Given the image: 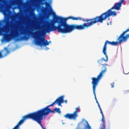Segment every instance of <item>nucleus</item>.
Here are the masks:
<instances>
[{
  "label": "nucleus",
  "mask_w": 129,
  "mask_h": 129,
  "mask_svg": "<svg viewBox=\"0 0 129 129\" xmlns=\"http://www.w3.org/2000/svg\"><path fill=\"white\" fill-rule=\"evenodd\" d=\"M64 102H65L66 103H67V100H65V101H64Z\"/></svg>",
  "instance_id": "obj_22"
},
{
  "label": "nucleus",
  "mask_w": 129,
  "mask_h": 129,
  "mask_svg": "<svg viewBox=\"0 0 129 129\" xmlns=\"http://www.w3.org/2000/svg\"><path fill=\"white\" fill-rule=\"evenodd\" d=\"M124 0H120L119 3L115 4L113 6L106 12L103 13L100 16H96L94 18L86 19L85 21L89 22L84 23L82 24L78 25L76 24L69 25L67 23V33H70L75 29L77 30H83L85 27L87 28L92 26L95 23L100 22L102 23L104 20L111 16H116L117 14L116 12L112 11V9H115L117 10H120L121 4Z\"/></svg>",
  "instance_id": "obj_1"
},
{
  "label": "nucleus",
  "mask_w": 129,
  "mask_h": 129,
  "mask_svg": "<svg viewBox=\"0 0 129 129\" xmlns=\"http://www.w3.org/2000/svg\"><path fill=\"white\" fill-rule=\"evenodd\" d=\"M2 21H3L4 23H7L8 21V19L7 18H6L5 20L3 21H0V23H2Z\"/></svg>",
  "instance_id": "obj_17"
},
{
  "label": "nucleus",
  "mask_w": 129,
  "mask_h": 129,
  "mask_svg": "<svg viewBox=\"0 0 129 129\" xmlns=\"http://www.w3.org/2000/svg\"><path fill=\"white\" fill-rule=\"evenodd\" d=\"M129 31V28L127 29L126 30L123 31L120 35L119 38L118 39V41L117 42L118 43H121L122 42H125L127 41L128 38L129 37V34H127L125 36V34L127 32Z\"/></svg>",
  "instance_id": "obj_6"
},
{
  "label": "nucleus",
  "mask_w": 129,
  "mask_h": 129,
  "mask_svg": "<svg viewBox=\"0 0 129 129\" xmlns=\"http://www.w3.org/2000/svg\"><path fill=\"white\" fill-rule=\"evenodd\" d=\"M103 53H104V54L105 55V56L106 57V59H105L104 58H102L101 59L98 60V62L100 64H101L102 66V69H104V70H102L101 72H102V71L103 70H104L106 69V71L104 73H103V74L105 73L107 70V68L106 66H108V65L107 64L105 63L104 64H101V61H104L105 62H107L108 60V56L107 54L106 51L105 50L104 51V50H103L102 51Z\"/></svg>",
  "instance_id": "obj_7"
},
{
  "label": "nucleus",
  "mask_w": 129,
  "mask_h": 129,
  "mask_svg": "<svg viewBox=\"0 0 129 129\" xmlns=\"http://www.w3.org/2000/svg\"><path fill=\"white\" fill-rule=\"evenodd\" d=\"M98 107H99V109H101V107H100V105H99V104H98Z\"/></svg>",
  "instance_id": "obj_20"
},
{
  "label": "nucleus",
  "mask_w": 129,
  "mask_h": 129,
  "mask_svg": "<svg viewBox=\"0 0 129 129\" xmlns=\"http://www.w3.org/2000/svg\"><path fill=\"white\" fill-rule=\"evenodd\" d=\"M9 52V51L7 49L6 50H2L1 51H0V58L6 56Z\"/></svg>",
  "instance_id": "obj_10"
},
{
  "label": "nucleus",
  "mask_w": 129,
  "mask_h": 129,
  "mask_svg": "<svg viewBox=\"0 0 129 129\" xmlns=\"http://www.w3.org/2000/svg\"><path fill=\"white\" fill-rule=\"evenodd\" d=\"M69 18L73 20H81L82 18L80 17H75L73 16H70L68 17Z\"/></svg>",
  "instance_id": "obj_13"
},
{
  "label": "nucleus",
  "mask_w": 129,
  "mask_h": 129,
  "mask_svg": "<svg viewBox=\"0 0 129 129\" xmlns=\"http://www.w3.org/2000/svg\"><path fill=\"white\" fill-rule=\"evenodd\" d=\"M108 44L109 45L113 46L116 45L118 44L117 41L114 42L112 41V42H110L108 40H106L105 42L104 46L103 47V50L106 51L107 48V44Z\"/></svg>",
  "instance_id": "obj_9"
},
{
  "label": "nucleus",
  "mask_w": 129,
  "mask_h": 129,
  "mask_svg": "<svg viewBox=\"0 0 129 129\" xmlns=\"http://www.w3.org/2000/svg\"><path fill=\"white\" fill-rule=\"evenodd\" d=\"M40 32L38 31L36 33H35L34 35L36 37L35 43L36 45H39L41 46H46L49 45V43L47 41L45 40V38L44 37L40 38L39 36V33Z\"/></svg>",
  "instance_id": "obj_5"
},
{
  "label": "nucleus",
  "mask_w": 129,
  "mask_h": 129,
  "mask_svg": "<svg viewBox=\"0 0 129 129\" xmlns=\"http://www.w3.org/2000/svg\"><path fill=\"white\" fill-rule=\"evenodd\" d=\"M101 120L103 122V124L102 125V127H101V129H106L104 116H102Z\"/></svg>",
  "instance_id": "obj_12"
},
{
  "label": "nucleus",
  "mask_w": 129,
  "mask_h": 129,
  "mask_svg": "<svg viewBox=\"0 0 129 129\" xmlns=\"http://www.w3.org/2000/svg\"><path fill=\"white\" fill-rule=\"evenodd\" d=\"M106 70L105 69L104 70L102 71V72L100 73L99 74L98 76L96 78L93 77L91 78V79L92 80L91 84L92 85L93 92L95 100H96V103L98 104H99L96 97L95 93L96 88V86L98 84L99 82L103 75V73L106 71Z\"/></svg>",
  "instance_id": "obj_4"
},
{
  "label": "nucleus",
  "mask_w": 129,
  "mask_h": 129,
  "mask_svg": "<svg viewBox=\"0 0 129 129\" xmlns=\"http://www.w3.org/2000/svg\"><path fill=\"white\" fill-rule=\"evenodd\" d=\"M12 129H16L15 126Z\"/></svg>",
  "instance_id": "obj_26"
},
{
  "label": "nucleus",
  "mask_w": 129,
  "mask_h": 129,
  "mask_svg": "<svg viewBox=\"0 0 129 129\" xmlns=\"http://www.w3.org/2000/svg\"><path fill=\"white\" fill-rule=\"evenodd\" d=\"M12 129H16L15 126Z\"/></svg>",
  "instance_id": "obj_24"
},
{
  "label": "nucleus",
  "mask_w": 129,
  "mask_h": 129,
  "mask_svg": "<svg viewBox=\"0 0 129 129\" xmlns=\"http://www.w3.org/2000/svg\"><path fill=\"white\" fill-rule=\"evenodd\" d=\"M22 33L24 35V36L23 37H22L21 38H17L16 39L17 41H19L21 40H26L28 39V38L26 36L27 35V33L26 32H22Z\"/></svg>",
  "instance_id": "obj_11"
},
{
  "label": "nucleus",
  "mask_w": 129,
  "mask_h": 129,
  "mask_svg": "<svg viewBox=\"0 0 129 129\" xmlns=\"http://www.w3.org/2000/svg\"><path fill=\"white\" fill-rule=\"evenodd\" d=\"M48 42L49 43H49L51 42V41H50L49 42Z\"/></svg>",
  "instance_id": "obj_21"
},
{
  "label": "nucleus",
  "mask_w": 129,
  "mask_h": 129,
  "mask_svg": "<svg viewBox=\"0 0 129 129\" xmlns=\"http://www.w3.org/2000/svg\"><path fill=\"white\" fill-rule=\"evenodd\" d=\"M100 113H101L102 115V116H104V115L103 114V112H102V110L101 109H100Z\"/></svg>",
  "instance_id": "obj_18"
},
{
  "label": "nucleus",
  "mask_w": 129,
  "mask_h": 129,
  "mask_svg": "<svg viewBox=\"0 0 129 129\" xmlns=\"http://www.w3.org/2000/svg\"><path fill=\"white\" fill-rule=\"evenodd\" d=\"M12 129H16L15 126Z\"/></svg>",
  "instance_id": "obj_25"
},
{
  "label": "nucleus",
  "mask_w": 129,
  "mask_h": 129,
  "mask_svg": "<svg viewBox=\"0 0 129 129\" xmlns=\"http://www.w3.org/2000/svg\"><path fill=\"white\" fill-rule=\"evenodd\" d=\"M107 24H108V25H109V23H108Z\"/></svg>",
  "instance_id": "obj_28"
},
{
  "label": "nucleus",
  "mask_w": 129,
  "mask_h": 129,
  "mask_svg": "<svg viewBox=\"0 0 129 129\" xmlns=\"http://www.w3.org/2000/svg\"><path fill=\"white\" fill-rule=\"evenodd\" d=\"M55 110L56 112H57L59 114L60 113L61 111L59 108H56L55 109Z\"/></svg>",
  "instance_id": "obj_15"
},
{
  "label": "nucleus",
  "mask_w": 129,
  "mask_h": 129,
  "mask_svg": "<svg viewBox=\"0 0 129 129\" xmlns=\"http://www.w3.org/2000/svg\"><path fill=\"white\" fill-rule=\"evenodd\" d=\"M37 2H38L39 1V0H36Z\"/></svg>",
  "instance_id": "obj_23"
},
{
  "label": "nucleus",
  "mask_w": 129,
  "mask_h": 129,
  "mask_svg": "<svg viewBox=\"0 0 129 129\" xmlns=\"http://www.w3.org/2000/svg\"><path fill=\"white\" fill-rule=\"evenodd\" d=\"M114 83H113V84H111V87L112 88H113L114 87Z\"/></svg>",
  "instance_id": "obj_19"
},
{
  "label": "nucleus",
  "mask_w": 129,
  "mask_h": 129,
  "mask_svg": "<svg viewBox=\"0 0 129 129\" xmlns=\"http://www.w3.org/2000/svg\"><path fill=\"white\" fill-rule=\"evenodd\" d=\"M79 109L78 108H76V110L73 113H67L64 116L66 118H68L71 119H75L76 117L77 116L78 110Z\"/></svg>",
  "instance_id": "obj_8"
},
{
  "label": "nucleus",
  "mask_w": 129,
  "mask_h": 129,
  "mask_svg": "<svg viewBox=\"0 0 129 129\" xmlns=\"http://www.w3.org/2000/svg\"><path fill=\"white\" fill-rule=\"evenodd\" d=\"M84 129H91V126H90L89 124L88 123L87 125L85 127Z\"/></svg>",
  "instance_id": "obj_14"
},
{
  "label": "nucleus",
  "mask_w": 129,
  "mask_h": 129,
  "mask_svg": "<svg viewBox=\"0 0 129 129\" xmlns=\"http://www.w3.org/2000/svg\"><path fill=\"white\" fill-rule=\"evenodd\" d=\"M46 9L49 11H50V9H49V4L47 3V4L46 5Z\"/></svg>",
  "instance_id": "obj_16"
},
{
  "label": "nucleus",
  "mask_w": 129,
  "mask_h": 129,
  "mask_svg": "<svg viewBox=\"0 0 129 129\" xmlns=\"http://www.w3.org/2000/svg\"><path fill=\"white\" fill-rule=\"evenodd\" d=\"M63 98V96H61L56 99L51 105L33 112L38 115L39 117L41 119H42V117H43V116H47L50 113H54L55 112V110H52L49 107L50 106H53L56 103L58 104L59 106H60L61 103L64 102Z\"/></svg>",
  "instance_id": "obj_2"
},
{
  "label": "nucleus",
  "mask_w": 129,
  "mask_h": 129,
  "mask_svg": "<svg viewBox=\"0 0 129 129\" xmlns=\"http://www.w3.org/2000/svg\"><path fill=\"white\" fill-rule=\"evenodd\" d=\"M40 35H42V34H41H41H40Z\"/></svg>",
  "instance_id": "obj_27"
},
{
  "label": "nucleus",
  "mask_w": 129,
  "mask_h": 129,
  "mask_svg": "<svg viewBox=\"0 0 129 129\" xmlns=\"http://www.w3.org/2000/svg\"><path fill=\"white\" fill-rule=\"evenodd\" d=\"M39 116L38 115L34 112L29 113L28 114L23 116L22 117V119L15 126L16 129H19L20 125H21L25 120L28 119H31L36 121L40 125L43 129H46L45 127H43L41 124L42 120L43 119V117H42V119L40 118Z\"/></svg>",
  "instance_id": "obj_3"
},
{
  "label": "nucleus",
  "mask_w": 129,
  "mask_h": 129,
  "mask_svg": "<svg viewBox=\"0 0 129 129\" xmlns=\"http://www.w3.org/2000/svg\"><path fill=\"white\" fill-rule=\"evenodd\" d=\"M51 11H52V9H51Z\"/></svg>",
  "instance_id": "obj_29"
}]
</instances>
